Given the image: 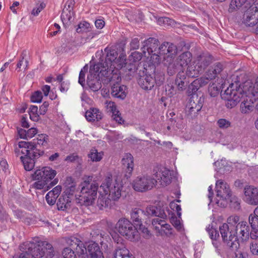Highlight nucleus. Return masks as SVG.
Returning a JSON list of instances; mask_svg holds the SVG:
<instances>
[{"instance_id":"obj_1","label":"nucleus","mask_w":258,"mask_h":258,"mask_svg":"<svg viewBox=\"0 0 258 258\" xmlns=\"http://www.w3.org/2000/svg\"><path fill=\"white\" fill-rule=\"evenodd\" d=\"M48 136L46 134H40L33 142L21 141L19 142L18 148H16V152H21L24 156L21 157L26 170L30 171L34 167L35 160L38 158L44 153V151L38 149V145L44 146L47 144Z\"/></svg>"},{"instance_id":"obj_2","label":"nucleus","mask_w":258,"mask_h":258,"mask_svg":"<svg viewBox=\"0 0 258 258\" xmlns=\"http://www.w3.org/2000/svg\"><path fill=\"white\" fill-rule=\"evenodd\" d=\"M250 94L254 96L258 95V77L253 86L250 83L246 82L242 88L238 83H232L225 91L222 98L227 101V107L232 108L240 101L241 97H243L244 95L247 97Z\"/></svg>"},{"instance_id":"obj_3","label":"nucleus","mask_w":258,"mask_h":258,"mask_svg":"<svg viewBox=\"0 0 258 258\" xmlns=\"http://www.w3.org/2000/svg\"><path fill=\"white\" fill-rule=\"evenodd\" d=\"M115 78H116V82L121 81V77L116 73L110 77L107 66H104L102 62H98L93 66H90L87 84L92 91L96 92L102 87L100 79L104 83L108 84L115 81Z\"/></svg>"},{"instance_id":"obj_4","label":"nucleus","mask_w":258,"mask_h":258,"mask_svg":"<svg viewBox=\"0 0 258 258\" xmlns=\"http://www.w3.org/2000/svg\"><path fill=\"white\" fill-rule=\"evenodd\" d=\"M158 39L150 37L142 42L141 50L145 57H148L149 55H155L157 62L160 61L159 57L169 54L173 56L177 52V48L175 45L172 43L164 42L159 45Z\"/></svg>"},{"instance_id":"obj_5","label":"nucleus","mask_w":258,"mask_h":258,"mask_svg":"<svg viewBox=\"0 0 258 258\" xmlns=\"http://www.w3.org/2000/svg\"><path fill=\"white\" fill-rule=\"evenodd\" d=\"M22 248L27 249L31 258H41L45 255L46 258H52L54 250L52 245L47 241L38 240V238L33 241H27L22 245Z\"/></svg>"},{"instance_id":"obj_6","label":"nucleus","mask_w":258,"mask_h":258,"mask_svg":"<svg viewBox=\"0 0 258 258\" xmlns=\"http://www.w3.org/2000/svg\"><path fill=\"white\" fill-rule=\"evenodd\" d=\"M148 216H156L163 219L167 217L164 208L152 205L147 206L145 211L136 208L132 209L131 212V219L136 225L140 226V229H142L141 226H143V220Z\"/></svg>"},{"instance_id":"obj_7","label":"nucleus","mask_w":258,"mask_h":258,"mask_svg":"<svg viewBox=\"0 0 258 258\" xmlns=\"http://www.w3.org/2000/svg\"><path fill=\"white\" fill-rule=\"evenodd\" d=\"M81 191L79 197L76 199V202L81 205H92L97 197L99 185L96 182L84 180L80 184Z\"/></svg>"},{"instance_id":"obj_8","label":"nucleus","mask_w":258,"mask_h":258,"mask_svg":"<svg viewBox=\"0 0 258 258\" xmlns=\"http://www.w3.org/2000/svg\"><path fill=\"white\" fill-rule=\"evenodd\" d=\"M67 243L71 247L70 248L76 250L77 255H84V252L88 251L91 258H104L103 253L99 245L95 242L90 243L86 248L83 242L76 237H71L67 241Z\"/></svg>"},{"instance_id":"obj_9","label":"nucleus","mask_w":258,"mask_h":258,"mask_svg":"<svg viewBox=\"0 0 258 258\" xmlns=\"http://www.w3.org/2000/svg\"><path fill=\"white\" fill-rule=\"evenodd\" d=\"M56 174V171L49 167H43L40 169L36 170L32 175V178L37 181L33 183L31 187L36 189H44L45 190L48 182L54 178Z\"/></svg>"},{"instance_id":"obj_10","label":"nucleus","mask_w":258,"mask_h":258,"mask_svg":"<svg viewBox=\"0 0 258 258\" xmlns=\"http://www.w3.org/2000/svg\"><path fill=\"white\" fill-rule=\"evenodd\" d=\"M219 229L223 243L232 250H237L239 248V243L235 227L224 223Z\"/></svg>"},{"instance_id":"obj_11","label":"nucleus","mask_w":258,"mask_h":258,"mask_svg":"<svg viewBox=\"0 0 258 258\" xmlns=\"http://www.w3.org/2000/svg\"><path fill=\"white\" fill-rule=\"evenodd\" d=\"M122 184L116 179H112L111 176L105 178L100 187L112 201H117L121 197Z\"/></svg>"},{"instance_id":"obj_12","label":"nucleus","mask_w":258,"mask_h":258,"mask_svg":"<svg viewBox=\"0 0 258 258\" xmlns=\"http://www.w3.org/2000/svg\"><path fill=\"white\" fill-rule=\"evenodd\" d=\"M115 229L121 235L130 241H136L139 238L137 228L126 218L120 219L116 224Z\"/></svg>"},{"instance_id":"obj_13","label":"nucleus","mask_w":258,"mask_h":258,"mask_svg":"<svg viewBox=\"0 0 258 258\" xmlns=\"http://www.w3.org/2000/svg\"><path fill=\"white\" fill-rule=\"evenodd\" d=\"M217 197L221 200H229L231 203L235 204L234 208L239 209L240 202L237 197H232L231 191L229 185L222 180H218L216 183Z\"/></svg>"},{"instance_id":"obj_14","label":"nucleus","mask_w":258,"mask_h":258,"mask_svg":"<svg viewBox=\"0 0 258 258\" xmlns=\"http://www.w3.org/2000/svg\"><path fill=\"white\" fill-rule=\"evenodd\" d=\"M157 180L152 176L147 175L137 177L132 182L134 189L139 192H145L155 186Z\"/></svg>"},{"instance_id":"obj_15","label":"nucleus","mask_w":258,"mask_h":258,"mask_svg":"<svg viewBox=\"0 0 258 258\" xmlns=\"http://www.w3.org/2000/svg\"><path fill=\"white\" fill-rule=\"evenodd\" d=\"M245 202L251 205H258V189L252 185L246 186L244 188Z\"/></svg>"},{"instance_id":"obj_16","label":"nucleus","mask_w":258,"mask_h":258,"mask_svg":"<svg viewBox=\"0 0 258 258\" xmlns=\"http://www.w3.org/2000/svg\"><path fill=\"white\" fill-rule=\"evenodd\" d=\"M203 99L201 98L198 99L197 102L190 100L186 105L185 108V113L187 117L192 118L196 117L198 113L201 110L203 106Z\"/></svg>"},{"instance_id":"obj_17","label":"nucleus","mask_w":258,"mask_h":258,"mask_svg":"<svg viewBox=\"0 0 258 258\" xmlns=\"http://www.w3.org/2000/svg\"><path fill=\"white\" fill-rule=\"evenodd\" d=\"M166 55V57L164 56V64L167 67V72L169 76H173L178 71H181L182 68L179 63L176 60H173V57L175 55L173 56L170 55L169 54Z\"/></svg>"},{"instance_id":"obj_18","label":"nucleus","mask_w":258,"mask_h":258,"mask_svg":"<svg viewBox=\"0 0 258 258\" xmlns=\"http://www.w3.org/2000/svg\"><path fill=\"white\" fill-rule=\"evenodd\" d=\"M156 83L160 85L161 83H157L155 77V74H148L141 76L138 80L139 85L144 90H149L152 89L154 86L155 83Z\"/></svg>"},{"instance_id":"obj_19","label":"nucleus","mask_w":258,"mask_h":258,"mask_svg":"<svg viewBox=\"0 0 258 258\" xmlns=\"http://www.w3.org/2000/svg\"><path fill=\"white\" fill-rule=\"evenodd\" d=\"M116 78H115V81L111 82L113 84L111 89V94L112 97L120 99L123 100L126 96L127 91L126 87L124 85H120L118 83L116 82Z\"/></svg>"},{"instance_id":"obj_20","label":"nucleus","mask_w":258,"mask_h":258,"mask_svg":"<svg viewBox=\"0 0 258 258\" xmlns=\"http://www.w3.org/2000/svg\"><path fill=\"white\" fill-rule=\"evenodd\" d=\"M124 176L128 179L131 177L134 169V163L133 156L130 153L126 154L122 159Z\"/></svg>"},{"instance_id":"obj_21","label":"nucleus","mask_w":258,"mask_h":258,"mask_svg":"<svg viewBox=\"0 0 258 258\" xmlns=\"http://www.w3.org/2000/svg\"><path fill=\"white\" fill-rule=\"evenodd\" d=\"M213 57L208 52L202 53L198 55L196 59L194 61L203 72L212 62Z\"/></svg>"},{"instance_id":"obj_22","label":"nucleus","mask_w":258,"mask_h":258,"mask_svg":"<svg viewBox=\"0 0 258 258\" xmlns=\"http://www.w3.org/2000/svg\"><path fill=\"white\" fill-rule=\"evenodd\" d=\"M256 12L248 7L243 16L242 22L247 26L252 27L258 23Z\"/></svg>"},{"instance_id":"obj_23","label":"nucleus","mask_w":258,"mask_h":258,"mask_svg":"<svg viewBox=\"0 0 258 258\" xmlns=\"http://www.w3.org/2000/svg\"><path fill=\"white\" fill-rule=\"evenodd\" d=\"M236 235L239 234L242 240H247L249 236V228L246 222H241L237 224L235 227Z\"/></svg>"},{"instance_id":"obj_24","label":"nucleus","mask_w":258,"mask_h":258,"mask_svg":"<svg viewBox=\"0 0 258 258\" xmlns=\"http://www.w3.org/2000/svg\"><path fill=\"white\" fill-rule=\"evenodd\" d=\"M126 55L123 53L120 54L118 57H116L114 62H113V63H111L112 68L111 70L112 71V73H109L110 77H111L112 75L116 73L120 77L117 72L119 70L124 67L126 64Z\"/></svg>"},{"instance_id":"obj_25","label":"nucleus","mask_w":258,"mask_h":258,"mask_svg":"<svg viewBox=\"0 0 258 258\" xmlns=\"http://www.w3.org/2000/svg\"><path fill=\"white\" fill-rule=\"evenodd\" d=\"M66 189L63 195L70 197L72 200L73 196L76 191V184L74 179L72 177H67L64 182Z\"/></svg>"},{"instance_id":"obj_26","label":"nucleus","mask_w":258,"mask_h":258,"mask_svg":"<svg viewBox=\"0 0 258 258\" xmlns=\"http://www.w3.org/2000/svg\"><path fill=\"white\" fill-rule=\"evenodd\" d=\"M105 51L106 52L105 60L103 61V60H100L99 62H102L104 66H107L108 70L109 68V71H111L112 68L111 63L115 60L118 56L117 52L114 49H105Z\"/></svg>"},{"instance_id":"obj_27","label":"nucleus","mask_w":258,"mask_h":258,"mask_svg":"<svg viewBox=\"0 0 258 258\" xmlns=\"http://www.w3.org/2000/svg\"><path fill=\"white\" fill-rule=\"evenodd\" d=\"M253 0H231L228 11L230 13L233 12L239 9L244 5L245 8H247L252 3Z\"/></svg>"},{"instance_id":"obj_28","label":"nucleus","mask_w":258,"mask_h":258,"mask_svg":"<svg viewBox=\"0 0 258 258\" xmlns=\"http://www.w3.org/2000/svg\"><path fill=\"white\" fill-rule=\"evenodd\" d=\"M85 117L88 121H99L102 118V114L97 108H91L85 113Z\"/></svg>"},{"instance_id":"obj_29","label":"nucleus","mask_w":258,"mask_h":258,"mask_svg":"<svg viewBox=\"0 0 258 258\" xmlns=\"http://www.w3.org/2000/svg\"><path fill=\"white\" fill-rule=\"evenodd\" d=\"M156 177L158 178V180L159 182L160 183V184L162 186H166L169 184L171 182V177L170 173V171L164 169L161 172V174L159 173V176H158V174L157 173L155 175Z\"/></svg>"},{"instance_id":"obj_30","label":"nucleus","mask_w":258,"mask_h":258,"mask_svg":"<svg viewBox=\"0 0 258 258\" xmlns=\"http://www.w3.org/2000/svg\"><path fill=\"white\" fill-rule=\"evenodd\" d=\"M112 258H132L130 255V251L123 244L116 246Z\"/></svg>"},{"instance_id":"obj_31","label":"nucleus","mask_w":258,"mask_h":258,"mask_svg":"<svg viewBox=\"0 0 258 258\" xmlns=\"http://www.w3.org/2000/svg\"><path fill=\"white\" fill-rule=\"evenodd\" d=\"M72 200L70 197H67L62 194L58 199L56 205L58 210L64 211L71 207Z\"/></svg>"},{"instance_id":"obj_32","label":"nucleus","mask_w":258,"mask_h":258,"mask_svg":"<svg viewBox=\"0 0 258 258\" xmlns=\"http://www.w3.org/2000/svg\"><path fill=\"white\" fill-rule=\"evenodd\" d=\"M107 195L105 194L104 196L100 194L97 200V206L100 210L104 208L110 207L113 204V201Z\"/></svg>"},{"instance_id":"obj_33","label":"nucleus","mask_w":258,"mask_h":258,"mask_svg":"<svg viewBox=\"0 0 258 258\" xmlns=\"http://www.w3.org/2000/svg\"><path fill=\"white\" fill-rule=\"evenodd\" d=\"M186 80V75L183 71H179L177 75L175 80V84L178 87V90L182 91L186 88L187 83Z\"/></svg>"},{"instance_id":"obj_34","label":"nucleus","mask_w":258,"mask_h":258,"mask_svg":"<svg viewBox=\"0 0 258 258\" xmlns=\"http://www.w3.org/2000/svg\"><path fill=\"white\" fill-rule=\"evenodd\" d=\"M203 71L199 68V67L196 63H195V61L188 66L186 74L187 76L190 78L197 77L200 74H201Z\"/></svg>"},{"instance_id":"obj_35","label":"nucleus","mask_w":258,"mask_h":258,"mask_svg":"<svg viewBox=\"0 0 258 258\" xmlns=\"http://www.w3.org/2000/svg\"><path fill=\"white\" fill-rule=\"evenodd\" d=\"M192 54L189 51H185L180 54L176 60L182 68L186 66L191 60Z\"/></svg>"},{"instance_id":"obj_36","label":"nucleus","mask_w":258,"mask_h":258,"mask_svg":"<svg viewBox=\"0 0 258 258\" xmlns=\"http://www.w3.org/2000/svg\"><path fill=\"white\" fill-rule=\"evenodd\" d=\"M241 99H243L240 105L241 112L243 113H247L250 111L252 110L253 107L252 106L253 102L251 101L250 99L248 100L247 97H246L245 95H244L243 97L240 98V101Z\"/></svg>"},{"instance_id":"obj_37","label":"nucleus","mask_w":258,"mask_h":258,"mask_svg":"<svg viewBox=\"0 0 258 258\" xmlns=\"http://www.w3.org/2000/svg\"><path fill=\"white\" fill-rule=\"evenodd\" d=\"M103 155V152H98L96 149L94 148L90 150L88 156L92 161L98 162L102 159Z\"/></svg>"},{"instance_id":"obj_38","label":"nucleus","mask_w":258,"mask_h":258,"mask_svg":"<svg viewBox=\"0 0 258 258\" xmlns=\"http://www.w3.org/2000/svg\"><path fill=\"white\" fill-rule=\"evenodd\" d=\"M27 55L26 50H23L20 55L19 60L17 64V69H20L22 66L24 67L25 70L28 69L29 61L25 59Z\"/></svg>"},{"instance_id":"obj_39","label":"nucleus","mask_w":258,"mask_h":258,"mask_svg":"<svg viewBox=\"0 0 258 258\" xmlns=\"http://www.w3.org/2000/svg\"><path fill=\"white\" fill-rule=\"evenodd\" d=\"M248 220L251 228L256 233L258 231V215L254 212L249 216Z\"/></svg>"},{"instance_id":"obj_40","label":"nucleus","mask_w":258,"mask_h":258,"mask_svg":"<svg viewBox=\"0 0 258 258\" xmlns=\"http://www.w3.org/2000/svg\"><path fill=\"white\" fill-rule=\"evenodd\" d=\"M206 230L208 232L210 237L213 240H217L219 238L220 235L217 230L213 227L212 224H209L206 228Z\"/></svg>"},{"instance_id":"obj_41","label":"nucleus","mask_w":258,"mask_h":258,"mask_svg":"<svg viewBox=\"0 0 258 258\" xmlns=\"http://www.w3.org/2000/svg\"><path fill=\"white\" fill-rule=\"evenodd\" d=\"M91 29L90 24L86 21H83L78 25L76 31L79 33L87 32L90 31Z\"/></svg>"},{"instance_id":"obj_42","label":"nucleus","mask_w":258,"mask_h":258,"mask_svg":"<svg viewBox=\"0 0 258 258\" xmlns=\"http://www.w3.org/2000/svg\"><path fill=\"white\" fill-rule=\"evenodd\" d=\"M159 231L161 234L163 233L168 236H170L173 234L170 225L167 224H165L164 223H162Z\"/></svg>"},{"instance_id":"obj_43","label":"nucleus","mask_w":258,"mask_h":258,"mask_svg":"<svg viewBox=\"0 0 258 258\" xmlns=\"http://www.w3.org/2000/svg\"><path fill=\"white\" fill-rule=\"evenodd\" d=\"M29 115L31 120L37 121L39 119V115L38 113V107L36 106L31 105L29 108Z\"/></svg>"},{"instance_id":"obj_44","label":"nucleus","mask_w":258,"mask_h":258,"mask_svg":"<svg viewBox=\"0 0 258 258\" xmlns=\"http://www.w3.org/2000/svg\"><path fill=\"white\" fill-rule=\"evenodd\" d=\"M157 22L158 24L163 26H172L175 23L173 20L166 17L159 18Z\"/></svg>"},{"instance_id":"obj_45","label":"nucleus","mask_w":258,"mask_h":258,"mask_svg":"<svg viewBox=\"0 0 258 258\" xmlns=\"http://www.w3.org/2000/svg\"><path fill=\"white\" fill-rule=\"evenodd\" d=\"M143 56H144L143 52L141 53L138 51H135L132 52L129 56V60L130 61L136 63L141 60Z\"/></svg>"},{"instance_id":"obj_46","label":"nucleus","mask_w":258,"mask_h":258,"mask_svg":"<svg viewBox=\"0 0 258 258\" xmlns=\"http://www.w3.org/2000/svg\"><path fill=\"white\" fill-rule=\"evenodd\" d=\"M210 80H211V79L206 75L205 77H201L193 81V84H197L199 87H201L207 85Z\"/></svg>"},{"instance_id":"obj_47","label":"nucleus","mask_w":258,"mask_h":258,"mask_svg":"<svg viewBox=\"0 0 258 258\" xmlns=\"http://www.w3.org/2000/svg\"><path fill=\"white\" fill-rule=\"evenodd\" d=\"M74 15V11H68L66 9H63L61 15V19L62 22L69 21H71Z\"/></svg>"},{"instance_id":"obj_48","label":"nucleus","mask_w":258,"mask_h":258,"mask_svg":"<svg viewBox=\"0 0 258 258\" xmlns=\"http://www.w3.org/2000/svg\"><path fill=\"white\" fill-rule=\"evenodd\" d=\"M208 92L211 97L217 96L220 92L219 88L216 84H210L208 88Z\"/></svg>"},{"instance_id":"obj_49","label":"nucleus","mask_w":258,"mask_h":258,"mask_svg":"<svg viewBox=\"0 0 258 258\" xmlns=\"http://www.w3.org/2000/svg\"><path fill=\"white\" fill-rule=\"evenodd\" d=\"M217 124L220 128L225 130L231 126V122L225 118H220L218 120Z\"/></svg>"},{"instance_id":"obj_50","label":"nucleus","mask_w":258,"mask_h":258,"mask_svg":"<svg viewBox=\"0 0 258 258\" xmlns=\"http://www.w3.org/2000/svg\"><path fill=\"white\" fill-rule=\"evenodd\" d=\"M250 251L252 254L258 255V239L253 240L250 244Z\"/></svg>"},{"instance_id":"obj_51","label":"nucleus","mask_w":258,"mask_h":258,"mask_svg":"<svg viewBox=\"0 0 258 258\" xmlns=\"http://www.w3.org/2000/svg\"><path fill=\"white\" fill-rule=\"evenodd\" d=\"M42 94L41 91H35L31 97V100L32 102L40 103L42 99Z\"/></svg>"},{"instance_id":"obj_52","label":"nucleus","mask_w":258,"mask_h":258,"mask_svg":"<svg viewBox=\"0 0 258 258\" xmlns=\"http://www.w3.org/2000/svg\"><path fill=\"white\" fill-rule=\"evenodd\" d=\"M88 71V67L87 66H85L80 71L79 77V83L84 86L85 82V74Z\"/></svg>"},{"instance_id":"obj_53","label":"nucleus","mask_w":258,"mask_h":258,"mask_svg":"<svg viewBox=\"0 0 258 258\" xmlns=\"http://www.w3.org/2000/svg\"><path fill=\"white\" fill-rule=\"evenodd\" d=\"M125 71L128 72V75H132L137 70V66L136 63H130L125 65Z\"/></svg>"},{"instance_id":"obj_54","label":"nucleus","mask_w":258,"mask_h":258,"mask_svg":"<svg viewBox=\"0 0 258 258\" xmlns=\"http://www.w3.org/2000/svg\"><path fill=\"white\" fill-rule=\"evenodd\" d=\"M61 189L60 185H57L47 193V196L49 197L50 195H52L57 199L61 192Z\"/></svg>"},{"instance_id":"obj_55","label":"nucleus","mask_w":258,"mask_h":258,"mask_svg":"<svg viewBox=\"0 0 258 258\" xmlns=\"http://www.w3.org/2000/svg\"><path fill=\"white\" fill-rule=\"evenodd\" d=\"M140 39L138 37L132 38L130 43L131 50L138 49L140 46Z\"/></svg>"},{"instance_id":"obj_56","label":"nucleus","mask_w":258,"mask_h":258,"mask_svg":"<svg viewBox=\"0 0 258 258\" xmlns=\"http://www.w3.org/2000/svg\"><path fill=\"white\" fill-rule=\"evenodd\" d=\"M171 223L178 231H181L182 229L180 221L176 217H172L171 219Z\"/></svg>"},{"instance_id":"obj_57","label":"nucleus","mask_w":258,"mask_h":258,"mask_svg":"<svg viewBox=\"0 0 258 258\" xmlns=\"http://www.w3.org/2000/svg\"><path fill=\"white\" fill-rule=\"evenodd\" d=\"M218 74H217L216 71H215V69H214L212 66L206 73V75L209 77V78L211 80L215 79Z\"/></svg>"},{"instance_id":"obj_58","label":"nucleus","mask_w":258,"mask_h":258,"mask_svg":"<svg viewBox=\"0 0 258 258\" xmlns=\"http://www.w3.org/2000/svg\"><path fill=\"white\" fill-rule=\"evenodd\" d=\"M111 117L113 118V120H115L119 124H122L123 123L124 120L121 117V114L119 113V111L118 110L117 112H114L111 115Z\"/></svg>"},{"instance_id":"obj_59","label":"nucleus","mask_w":258,"mask_h":258,"mask_svg":"<svg viewBox=\"0 0 258 258\" xmlns=\"http://www.w3.org/2000/svg\"><path fill=\"white\" fill-rule=\"evenodd\" d=\"M20 249L22 252L21 253L19 256L15 255L14 258H31V256L29 254V252L27 251V249L22 248V245L21 246Z\"/></svg>"},{"instance_id":"obj_60","label":"nucleus","mask_w":258,"mask_h":258,"mask_svg":"<svg viewBox=\"0 0 258 258\" xmlns=\"http://www.w3.org/2000/svg\"><path fill=\"white\" fill-rule=\"evenodd\" d=\"M75 5V2L74 0H68L66 2L63 9H66L68 11H73Z\"/></svg>"},{"instance_id":"obj_61","label":"nucleus","mask_w":258,"mask_h":258,"mask_svg":"<svg viewBox=\"0 0 258 258\" xmlns=\"http://www.w3.org/2000/svg\"><path fill=\"white\" fill-rule=\"evenodd\" d=\"M49 106V103L48 102L45 101L40 106L39 112L40 114L44 115L46 113L47 111V108Z\"/></svg>"},{"instance_id":"obj_62","label":"nucleus","mask_w":258,"mask_h":258,"mask_svg":"<svg viewBox=\"0 0 258 258\" xmlns=\"http://www.w3.org/2000/svg\"><path fill=\"white\" fill-rule=\"evenodd\" d=\"M200 87L197 84H193V82L188 86V91L189 93L194 94L199 89Z\"/></svg>"},{"instance_id":"obj_63","label":"nucleus","mask_w":258,"mask_h":258,"mask_svg":"<svg viewBox=\"0 0 258 258\" xmlns=\"http://www.w3.org/2000/svg\"><path fill=\"white\" fill-rule=\"evenodd\" d=\"M37 133V130L35 127H31L27 131V138L30 139L33 137Z\"/></svg>"},{"instance_id":"obj_64","label":"nucleus","mask_w":258,"mask_h":258,"mask_svg":"<svg viewBox=\"0 0 258 258\" xmlns=\"http://www.w3.org/2000/svg\"><path fill=\"white\" fill-rule=\"evenodd\" d=\"M107 108L109 109V111L112 113H114V112H117L118 110L116 108V106L115 105L114 102H109L107 105Z\"/></svg>"}]
</instances>
